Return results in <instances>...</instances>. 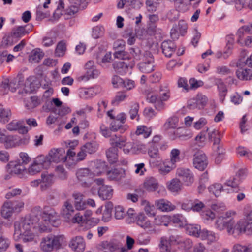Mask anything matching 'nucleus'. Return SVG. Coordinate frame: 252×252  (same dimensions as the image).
<instances>
[{
    "instance_id": "nucleus-18",
    "label": "nucleus",
    "mask_w": 252,
    "mask_h": 252,
    "mask_svg": "<svg viewBox=\"0 0 252 252\" xmlns=\"http://www.w3.org/2000/svg\"><path fill=\"white\" fill-rule=\"evenodd\" d=\"M6 128L9 131H18L20 134H26L28 130L27 127L23 126L17 120H13L6 125Z\"/></svg>"
},
{
    "instance_id": "nucleus-22",
    "label": "nucleus",
    "mask_w": 252,
    "mask_h": 252,
    "mask_svg": "<svg viewBox=\"0 0 252 252\" xmlns=\"http://www.w3.org/2000/svg\"><path fill=\"white\" fill-rule=\"evenodd\" d=\"M74 200V205L77 210H83L86 209L85 200L84 195L80 192H74L72 194Z\"/></svg>"
},
{
    "instance_id": "nucleus-38",
    "label": "nucleus",
    "mask_w": 252,
    "mask_h": 252,
    "mask_svg": "<svg viewBox=\"0 0 252 252\" xmlns=\"http://www.w3.org/2000/svg\"><path fill=\"white\" fill-rule=\"evenodd\" d=\"M249 27L247 25L243 26L240 27L236 33V35L238 37L237 43L239 44H242V40L244 38V35L246 33H250L249 31Z\"/></svg>"
},
{
    "instance_id": "nucleus-5",
    "label": "nucleus",
    "mask_w": 252,
    "mask_h": 252,
    "mask_svg": "<svg viewBox=\"0 0 252 252\" xmlns=\"http://www.w3.org/2000/svg\"><path fill=\"white\" fill-rule=\"evenodd\" d=\"M176 175L186 186H191L194 181V174L189 168H178L176 170Z\"/></svg>"
},
{
    "instance_id": "nucleus-32",
    "label": "nucleus",
    "mask_w": 252,
    "mask_h": 252,
    "mask_svg": "<svg viewBox=\"0 0 252 252\" xmlns=\"http://www.w3.org/2000/svg\"><path fill=\"white\" fill-rule=\"evenodd\" d=\"M182 183L180 180L174 178L171 181L168 188L171 192H177L182 189Z\"/></svg>"
},
{
    "instance_id": "nucleus-4",
    "label": "nucleus",
    "mask_w": 252,
    "mask_h": 252,
    "mask_svg": "<svg viewBox=\"0 0 252 252\" xmlns=\"http://www.w3.org/2000/svg\"><path fill=\"white\" fill-rule=\"evenodd\" d=\"M65 151L63 148H53L50 150L48 155L44 156L45 162H47L49 168L52 162L58 163L64 159Z\"/></svg>"
},
{
    "instance_id": "nucleus-12",
    "label": "nucleus",
    "mask_w": 252,
    "mask_h": 252,
    "mask_svg": "<svg viewBox=\"0 0 252 252\" xmlns=\"http://www.w3.org/2000/svg\"><path fill=\"white\" fill-rule=\"evenodd\" d=\"M33 26L32 24H27L23 26H18L12 30L11 35L15 38H21L29 34Z\"/></svg>"
},
{
    "instance_id": "nucleus-33",
    "label": "nucleus",
    "mask_w": 252,
    "mask_h": 252,
    "mask_svg": "<svg viewBox=\"0 0 252 252\" xmlns=\"http://www.w3.org/2000/svg\"><path fill=\"white\" fill-rule=\"evenodd\" d=\"M170 221L178 225L180 227H183L186 225V220L185 217L181 214H176L170 217Z\"/></svg>"
},
{
    "instance_id": "nucleus-29",
    "label": "nucleus",
    "mask_w": 252,
    "mask_h": 252,
    "mask_svg": "<svg viewBox=\"0 0 252 252\" xmlns=\"http://www.w3.org/2000/svg\"><path fill=\"white\" fill-rule=\"evenodd\" d=\"M11 117V110L6 108L3 105H0V121L3 123L8 122Z\"/></svg>"
},
{
    "instance_id": "nucleus-39",
    "label": "nucleus",
    "mask_w": 252,
    "mask_h": 252,
    "mask_svg": "<svg viewBox=\"0 0 252 252\" xmlns=\"http://www.w3.org/2000/svg\"><path fill=\"white\" fill-rule=\"evenodd\" d=\"M40 248L45 252H51L54 250L47 236L42 238L40 242Z\"/></svg>"
},
{
    "instance_id": "nucleus-31",
    "label": "nucleus",
    "mask_w": 252,
    "mask_h": 252,
    "mask_svg": "<svg viewBox=\"0 0 252 252\" xmlns=\"http://www.w3.org/2000/svg\"><path fill=\"white\" fill-rule=\"evenodd\" d=\"M118 149L111 147L106 151V156L110 164H113L118 160Z\"/></svg>"
},
{
    "instance_id": "nucleus-49",
    "label": "nucleus",
    "mask_w": 252,
    "mask_h": 252,
    "mask_svg": "<svg viewBox=\"0 0 252 252\" xmlns=\"http://www.w3.org/2000/svg\"><path fill=\"white\" fill-rule=\"evenodd\" d=\"M58 178L61 180H65L67 177V173L63 165H58L55 168Z\"/></svg>"
},
{
    "instance_id": "nucleus-8",
    "label": "nucleus",
    "mask_w": 252,
    "mask_h": 252,
    "mask_svg": "<svg viewBox=\"0 0 252 252\" xmlns=\"http://www.w3.org/2000/svg\"><path fill=\"white\" fill-rule=\"evenodd\" d=\"M188 25L185 21L181 20L178 25L175 24L170 31L171 38L175 40L179 38L180 35L184 36L187 32Z\"/></svg>"
},
{
    "instance_id": "nucleus-55",
    "label": "nucleus",
    "mask_w": 252,
    "mask_h": 252,
    "mask_svg": "<svg viewBox=\"0 0 252 252\" xmlns=\"http://www.w3.org/2000/svg\"><path fill=\"white\" fill-rule=\"evenodd\" d=\"M241 183L240 179L235 176L230 177L227 180L225 183V185L235 188L238 187V185Z\"/></svg>"
},
{
    "instance_id": "nucleus-19",
    "label": "nucleus",
    "mask_w": 252,
    "mask_h": 252,
    "mask_svg": "<svg viewBox=\"0 0 252 252\" xmlns=\"http://www.w3.org/2000/svg\"><path fill=\"white\" fill-rule=\"evenodd\" d=\"M157 208L162 212H169L175 209V206L170 201L163 199L157 200L155 201Z\"/></svg>"
},
{
    "instance_id": "nucleus-21",
    "label": "nucleus",
    "mask_w": 252,
    "mask_h": 252,
    "mask_svg": "<svg viewBox=\"0 0 252 252\" xmlns=\"http://www.w3.org/2000/svg\"><path fill=\"white\" fill-rule=\"evenodd\" d=\"M161 48L163 54L167 57H171L176 49V45L171 40H165L162 44Z\"/></svg>"
},
{
    "instance_id": "nucleus-41",
    "label": "nucleus",
    "mask_w": 252,
    "mask_h": 252,
    "mask_svg": "<svg viewBox=\"0 0 252 252\" xmlns=\"http://www.w3.org/2000/svg\"><path fill=\"white\" fill-rule=\"evenodd\" d=\"M42 184L46 187L51 186L54 182V175L52 174L42 173L41 176Z\"/></svg>"
},
{
    "instance_id": "nucleus-57",
    "label": "nucleus",
    "mask_w": 252,
    "mask_h": 252,
    "mask_svg": "<svg viewBox=\"0 0 252 252\" xmlns=\"http://www.w3.org/2000/svg\"><path fill=\"white\" fill-rule=\"evenodd\" d=\"M139 105L137 103H134L131 107L129 111L130 117L131 119L133 120L137 116L138 117V113L139 111Z\"/></svg>"
},
{
    "instance_id": "nucleus-50",
    "label": "nucleus",
    "mask_w": 252,
    "mask_h": 252,
    "mask_svg": "<svg viewBox=\"0 0 252 252\" xmlns=\"http://www.w3.org/2000/svg\"><path fill=\"white\" fill-rule=\"evenodd\" d=\"M102 247L108 249L110 252H114L119 249L118 245L112 242L103 241L101 243Z\"/></svg>"
},
{
    "instance_id": "nucleus-28",
    "label": "nucleus",
    "mask_w": 252,
    "mask_h": 252,
    "mask_svg": "<svg viewBox=\"0 0 252 252\" xmlns=\"http://www.w3.org/2000/svg\"><path fill=\"white\" fill-rule=\"evenodd\" d=\"M226 40L227 43L225 51L223 53V57L224 58H227L231 54L234 43V36L233 35H228L226 36Z\"/></svg>"
},
{
    "instance_id": "nucleus-47",
    "label": "nucleus",
    "mask_w": 252,
    "mask_h": 252,
    "mask_svg": "<svg viewBox=\"0 0 252 252\" xmlns=\"http://www.w3.org/2000/svg\"><path fill=\"white\" fill-rule=\"evenodd\" d=\"M127 96L125 93L123 92H119L117 93L114 98L112 100L111 103L113 105H118L120 102L124 101Z\"/></svg>"
},
{
    "instance_id": "nucleus-14",
    "label": "nucleus",
    "mask_w": 252,
    "mask_h": 252,
    "mask_svg": "<svg viewBox=\"0 0 252 252\" xmlns=\"http://www.w3.org/2000/svg\"><path fill=\"white\" fill-rule=\"evenodd\" d=\"M94 173L88 168H82L79 169L76 172V176L78 180L84 186H88V182Z\"/></svg>"
},
{
    "instance_id": "nucleus-53",
    "label": "nucleus",
    "mask_w": 252,
    "mask_h": 252,
    "mask_svg": "<svg viewBox=\"0 0 252 252\" xmlns=\"http://www.w3.org/2000/svg\"><path fill=\"white\" fill-rule=\"evenodd\" d=\"M145 5L148 12L153 13L157 10L158 3L154 0H146Z\"/></svg>"
},
{
    "instance_id": "nucleus-27",
    "label": "nucleus",
    "mask_w": 252,
    "mask_h": 252,
    "mask_svg": "<svg viewBox=\"0 0 252 252\" xmlns=\"http://www.w3.org/2000/svg\"><path fill=\"white\" fill-rule=\"evenodd\" d=\"M13 209H14L12 208V204L11 203V201L5 202L3 204L1 210V214L2 216L5 219L9 218L14 212Z\"/></svg>"
},
{
    "instance_id": "nucleus-46",
    "label": "nucleus",
    "mask_w": 252,
    "mask_h": 252,
    "mask_svg": "<svg viewBox=\"0 0 252 252\" xmlns=\"http://www.w3.org/2000/svg\"><path fill=\"white\" fill-rule=\"evenodd\" d=\"M180 151L177 149H173L171 150L170 153V164H172L173 166L175 165L176 162L180 161V158L179 155Z\"/></svg>"
},
{
    "instance_id": "nucleus-48",
    "label": "nucleus",
    "mask_w": 252,
    "mask_h": 252,
    "mask_svg": "<svg viewBox=\"0 0 252 252\" xmlns=\"http://www.w3.org/2000/svg\"><path fill=\"white\" fill-rule=\"evenodd\" d=\"M65 44L63 41L59 42L56 47L55 55L56 57L63 56L65 51Z\"/></svg>"
},
{
    "instance_id": "nucleus-59",
    "label": "nucleus",
    "mask_w": 252,
    "mask_h": 252,
    "mask_svg": "<svg viewBox=\"0 0 252 252\" xmlns=\"http://www.w3.org/2000/svg\"><path fill=\"white\" fill-rule=\"evenodd\" d=\"M33 232H27L26 233H21V234H16V235H17V236L19 235L21 236V239L24 242H29L32 241L34 239Z\"/></svg>"
},
{
    "instance_id": "nucleus-13",
    "label": "nucleus",
    "mask_w": 252,
    "mask_h": 252,
    "mask_svg": "<svg viewBox=\"0 0 252 252\" xmlns=\"http://www.w3.org/2000/svg\"><path fill=\"white\" fill-rule=\"evenodd\" d=\"M133 65L132 63H128L126 62L119 61L115 62L113 63V67L117 73L123 75L128 72L129 69H131Z\"/></svg>"
},
{
    "instance_id": "nucleus-17",
    "label": "nucleus",
    "mask_w": 252,
    "mask_h": 252,
    "mask_svg": "<svg viewBox=\"0 0 252 252\" xmlns=\"http://www.w3.org/2000/svg\"><path fill=\"white\" fill-rule=\"evenodd\" d=\"M99 197L103 200H109L113 196V189L111 186L102 185L97 191Z\"/></svg>"
},
{
    "instance_id": "nucleus-52",
    "label": "nucleus",
    "mask_w": 252,
    "mask_h": 252,
    "mask_svg": "<svg viewBox=\"0 0 252 252\" xmlns=\"http://www.w3.org/2000/svg\"><path fill=\"white\" fill-rule=\"evenodd\" d=\"M96 93L94 92V88L85 89L80 92V95L81 97H84L85 98L92 97Z\"/></svg>"
},
{
    "instance_id": "nucleus-25",
    "label": "nucleus",
    "mask_w": 252,
    "mask_h": 252,
    "mask_svg": "<svg viewBox=\"0 0 252 252\" xmlns=\"http://www.w3.org/2000/svg\"><path fill=\"white\" fill-rule=\"evenodd\" d=\"M144 186L147 191L153 192L158 189V184L155 178L150 177L146 178L144 183Z\"/></svg>"
},
{
    "instance_id": "nucleus-51",
    "label": "nucleus",
    "mask_w": 252,
    "mask_h": 252,
    "mask_svg": "<svg viewBox=\"0 0 252 252\" xmlns=\"http://www.w3.org/2000/svg\"><path fill=\"white\" fill-rule=\"evenodd\" d=\"M214 151L216 153L217 156L215 158V163L219 164L221 163L223 159V154L224 150L222 146H219V149H213Z\"/></svg>"
},
{
    "instance_id": "nucleus-43",
    "label": "nucleus",
    "mask_w": 252,
    "mask_h": 252,
    "mask_svg": "<svg viewBox=\"0 0 252 252\" xmlns=\"http://www.w3.org/2000/svg\"><path fill=\"white\" fill-rule=\"evenodd\" d=\"M14 166L13 172L15 174L23 175L24 173H27L25 165L20 164V160L15 161Z\"/></svg>"
},
{
    "instance_id": "nucleus-45",
    "label": "nucleus",
    "mask_w": 252,
    "mask_h": 252,
    "mask_svg": "<svg viewBox=\"0 0 252 252\" xmlns=\"http://www.w3.org/2000/svg\"><path fill=\"white\" fill-rule=\"evenodd\" d=\"M159 98L167 101L170 97L169 89L167 86H161L159 90Z\"/></svg>"
},
{
    "instance_id": "nucleus-24",
    "label": "nucleus",
    "mask_w": 252,
    "mask_h": 252,
    "mask_svg": "<svg viewBox=\"0 0 252 252\" xmlns=\"http://www.w3.org/2000/svg\"><path fill=\"white\" fill-rule=\"evenodd\" d=\"M214 82L215 84L217 86L220 99L223 101L227 93V87L220 78L215 79Z\"/></svg>"
},
{
    "instance_id": "nucleus-2",
    "label": "nucleus",
    "mask_w": 252,
    "mask_h": 252,
    "mask_svg": "<svg viewBox=\"0 0 252 252\" xmlns=\"http://www.w3.org/2000/svg\"><path fill=\"white\" fill-rule=\"evenodd\" d=\"M41 216L40 207H35L32 209L31 213L25 217L21 223H15L14 236L16 234H21L27 232L43 233L48 232V227L39 222Z\"/></svg>"
},
{
    "instance_id": "nucleus-1",
    "label": "nucleus",
    "mask_w": 252,
    "mask_h": 252,
    "mask_svg": "<svg viewBox=\"0 0 252 252\" xmlns=\"http://www.w3.org/2000/svg\"><path fill=\"white\" fill-rule=\"evenodd\" d=\"M215 227L220 231L226 229L228 235L237 238L242 233L247 235L252 234V223L247 224L244 220H240L236 223L233 218L229 217L228 213L225 216L218 218L215 222Z\"/></svg>"
},
{
    "instance_id": "nucleus-9",
    "label": "nucleus",
    "mask_w": 252,
    "mask_h": 252,
    "mask_svg": "<svg viewBox=\"0 0 252 252\" xmlns=\"http://www.w3.org/2000/svg\"><path fill=\"white\" fill-rule=\"evenodd\" d=\"M145 56L148 58L138 64V68L143 73H149L154 70V58L149 52H146Z\"/></svg>"
},
{
    "instance_id": "nucleus-10",
    "label": "nucleus",
    "mask_w": 252,
    "mask_h": 252,
    "mask_svg": "<svg viewBox=\"0 0 252 252\" xmlns=\"http://www.w3.org/2000/svg\"><path fill=\"white\" fill-rule=\"evenodd\" d=\"M193 163L195 168L200 171L204 170L208 164L205 154L202 151L195 153L194 155Z\"/></svg>"
},
{
    "instance_id": "nucleus-64",
    "label": "nucleus",
    "mask_w": 252,
    "mask_h": 252,
    "mask_svg": "<svg viewBox=\"0 0 252 252\" xmlns=\"http://www.w3.org/2000/svg\"><path fill=\"white\" fill-rule=\"evenodd\" d=\"M43 57V55L41 52L35 51L33 52L30 56V60L34 63H38Z\"/></svg>"
},
{
    "instance_id": "nucleus-62",
    "label": "nucleus",
    "mask_w": 252,
    "mask_h": 252,
    "mask_svg": "<svg viewBox=\"0 0 252 252\" xmlns=\"http://www.w3.org/2000/svg\"><path fill=\"white\" fill-rule=\"evenodd\" d=\"M114 56L115 58L122 60H126L129 58L128 54L125 51L124 49L115 50L114 53Z\"/></svg>"
},
{
    "instance_id": "nucleus-37",
    "label": "nucleus",
    "mask_w": 252,
    "mask_h": 252,
    "mask_svg": "<svg viewBox=\"0 0 252 252\" xmlns=\"http://www.w3.org/2000/svg\"><path fill=\"white\" fill-rule=\"evenodd\" d=\"M152 130L145 126H139L137 127L135 133L137 135H142L143 137L146 138L151 134Z\"/></svg>"
},
{
    "instance_id": "nucleus-30",
    "label": "nucleus",
    "mask_w": 252,
    "mask_h": 252,
    "mask_svg": "<svg viewBox=\"0 0 252 252\" xmlns=\"http://www.w3.org/2000/svg\"><path fill=\"white\" fill-rule=\"evenodd\" d=\"M208 190L210 193H213L216 197H218L225 189L221 184L215 183L208 187Z\"/></svg>"
},
{
    "instance_id": "nucleus-3",
    "label": "nucleus",
    "mask_w": 252,
    "mask_h": 252,
    "mask_svg": "<svg viewBox=\"0 0 252 252\" xmlns=\"http://www.w3.org/2000/svg\"><path fill=\"white\" fill-rule=\"evenodd\" d=\"M186 225L187 232L190 235L202 240L207 239L210 242H215L218 239V235L212 231L201 229V227L196 224H188Z\"/></svg>"
},
{
    "instance_id": "nucleus-61",
    "label": "nucleus",
    "mask_w": 252,
    "mask_h": 252,
    "mask_svg": "<svg viewBox=\"0 0 252 252\" xmlns=\"http://www.w3.org/2000/svg\"><path fill=\"white\" fill-rule=\"evenodd\" d=\"M100 74V71L96 68V66L94 68H92V69L89 70V71H86V75L88 79H94L97 78Z\"/></svg>"
},
{
    "instance_id": "nucleus-56",
    "label": "nucleus",
    "mask_w": 252,
    "mask_h": 252,
    "mask_svg": "<svg viewBox=\"0 0 252 252\" xmlns=\"http://www.w3.org/2000/svg\"><path fill=\"white\" fill-rule=\"evenodd\" d=\"M104 31V27L101 26H97L93 28L92 36L94 38L97 39L101 36Z\"/></svg>"
},
{
    "instance_id": "nucleus-36",
    "label": "nucleus",
    "mask_w": 252,
    "mask_h": 252,
    "mask_svg": "<svg viewBox=\"0 0 252 252\" xmlns=\"http://www.w3.org/2000/svg\"><path fill=\"white\" fill-rule=\"evenodd\" d=\"M150 221L147 217L143 214H140L136 217V222L138 225L142 228L147 227Z\"/></svg>"
},
{
    "instance_id": "nucleus-42",
    "label": "nucleus",
    "mask_w": 252,
    "mask_h": 252,
    "mask_svg": "<svg viewBox=\"0 0 252 252\" xmlns=\"http://www.w3.org/2000/svg\"><path fill=\"white\" fill-rule=\"evenodd\" d=\"M107 166L105 162L99 161L96 165L95 169L94 171V174L100 175L101 174L107 172Z\"/></svg>"
},
{
    "instance_id": "nucleus-40",
    "label": "nucleus",
    "mask_w": 252,
    "mask_h": 252,
    "mask_svg": "<svg viewBox=\"0 0 252 252\" xmlns=\"http://www.w3.org/2000/svg\"><path fill=\"white\" fill-rule=\"evenodd\" d=\"M126 138L125 137H120L115 135V138L111 139V144L112 147L122 148L125 145Z\"/></svg>"
},
{
    "instance_id": "nucleus-7",
    "label": "nucleus",
    "mask_w": 252,
    "mask_h": 252,
    "mask_svg": "<svg viewBox=\"0 0 252 252\" xmlns=\"http://www.w3.org/2000/svg\"><path fill=\"white\" fill-rule=\"evenodd\" d=\"M41 215L45 223L48 222L54 227H57L58 225L59 216L54 209L49 207H45L43 212L41 213Z\"/></svg>"
},
{
    "instance_id": "nucleus-15",
    "label": "nucleus",
    "mask_w": 252,
    "mask_h": 252,
    "mask_svg": "<svg viewBox=\"0 0 252 252\" xmlns=\"http://www.w3.org/2000/svg\"><path fill=\"white\" fill-rule=\"evenodd\" d=\"M47 238L52 246L54 250L60 249L63 244L65 242V237L63 235H54L50 234L47 236Z\"/></svg>"
},
{
    "instance_id": "nucleus-63",
    "label": "nucleus",
    "mask_w": 252,
    "mask_h": 252,
    "mask_svg": "<svg viewBox=\"0 0 252 252\" xmlns=\"http://www.w3.org/2000/svg\"><path fill=\"white\" fill-rule=\"evenodd\" d=\"M126 214L122 206H117L115 208V218L117 220H120L125 217Z\"/></svg>"
},
{
    "instance_id": "nucleus-26",
    "label": "nucleus",
    "mask_w": 252,
    "mask_h": 252,
    "mask_svg": "<svg viewBox=\"0 0 252 252\" xmlns=\"http://www.w3.org/2000/svg\"><path fill=\"white\" fill-rule=\"evenodd\" d=\"M108 178L110 180L118 181L125 176V171L122 169H114L107 172Z\"/></svg>"
},
{
    "instance_id": "nucleus-35",
    "label": "nucleus",
    "mask_w": 252,
    "mask_h": 252,
    "mask_svg": "<svg viewBox=\"0 0 252 252\" xmlns=\"http://www.w3.org/2000/svg\"><path fill=\"white\" fill-rule=\"evenodd\" d=\"M170 244L169 239L166 237H161L159 244L160 252H170Z\"/></svg>"
},
{
    "instance_id": "nucleus-34",
    "label": "nucleus",
    "mask_w": 252,
    "mask_h": 252,
    "mask_svg": "<svg viewBox=\"0 0 252 252\" xmlns=\"http://www.w3.org/2000/svg\"><path fill=\"white\" fill-rule=\"evenodd\" d=\"M179 119L176 116L171 117L168 118L164 125V128L165 130L176 128L178 126Z\"/></svg>"
},
{
    "instance_id": "nucleus-20",
    "label": "nucleus",
    "mask_w": 252,
    "mask_h": 252,
    "mask_svg": "<svg viewBox=\"0 0 252 252\" xmlns=\"http://www.w3.org/2000/svg\"><path fill=\"white\" fill-rule=\"evenodd\" d=\"M148 154L151 158L150 163L153 164V166L159 165L161 159L159 156L158 148L155 146H151L148 151Z\"/></svg>"
},
{
    "instance_id": "nucleus-58",
    "label": "nucleus",
    "mask_w": 252,
    "mask_h": 252,
    "mask_svg": "<svg viewBox=\"0 0 252 252\" xmlns=\"http://www.w3.org/2000/svg\"><path fill=\"white\" fill-rule=\"evenodd\" d=\"M197 100L198 109H201L206 105L207 102V98L202 94H198L196 97Z\"/></svg>"
},
{
    "instance_id": "nucleus-54",
    "label": "nucleus",
    "mask_w": 252,
    "mask_h": 252,
    "mask_svg": "<svg viewBox=\"0 0 252 252\" xmlns=\"http://www.w3.org/2000/svg\"><path fill=\"white\" fill-rule=\"evenodd\" d=\"M241 183L240 179L235 176L230 177L227 180L225 183V185L235 188L238 187V185Z\"/></svg>"
},
{
    "instance_id": "nucleus-23",
    "label": "nucleus",
    "mask_w": 252,
    "mask_h": 252,
    "mask_svg": "<svg viewBox=\"0 0 252 252\" xmlns=\"http://www.w3.org/2000/svg\"><path fill=\"white\" fill-rule=\"evenodd\" d=\"M208 139L211 141H213V149H219L220 144V138L219 132L216 129H213L209 131L207 134Z\"/></svg>"
},
{
    "instance_id": "nucleus-11",
    "label": "nucleus",
    "mask_w": 252,
    "mask_h": 252,
    "mask_svg": "<svg viewBox=\"0 0 252 252\" xmlns=\"http://www.w3.org/2000/svg\"><path fill=\"white\" fill-rule=\"evenodd\" d=\"M69 246L75 252H83L85 249L86 244L82 236H77L70 240Z\"/></svg>"
},
{
    "instance_id": "nucleus-60",
    "label": "nucleus",
    "mask_w": 252,
    "mask_h": 252,
    "mask_svg": "<svg viewBox=\"0 0 252 252\" xmlns=\"http://www.w3.org/2000/svg\"><path fill=\"white\" fill-rule=\"evenodd\" d=\"M10 241L3 237H0V252H4L9 247Z\"/></svg>"
},
{
    "instance_id": "nucleus-44",
    "label": "nucleus",
    "mask_w": 252,
    "mask_h": 252,
    "mask_svg": "<svg viewBox=\"0 0 252 252\" xmlns=\"http://www.w3.org/2000/svg\"><path fill=\"white\" fill-rule=\"evenodd\" d=\"M82 147L85 150L86 153L92 154L97 150L98 145L95 142H88Z\"/></svg>"
},
{
    "instance_id": "nucleus-6",
    "label": "nucleus",
    "mask_w": 252,
    "mask_h": 252,
    "mask_svg": "<svg viewBox=\"0 0 252 252\" xmlns=\"http://www.w3.org/2000/svg\"><path fill=\"white\" fill-rule=\"evenodd\" d=\"M42 168L47 169L48 164L45 162L44 155L37 156L33 163L29 166L27 172L31 175H34L39 173Z\"/></svg>"
},
{
    "instance_id": "nucleus-16",
    "label": "nucleus",
    "mask_w": 252,
    "mask_h": 252,
    "mask_svg": "<svg viewBox=\"0 0 252 252\" xmlns=\"http://www.w3.org/2000/svg\"><path fill=\"white\" fill-rule=\"evenodd\" d=\"M74 212V207L71 202L69 200L65 201L62 206L61 211L62 216L68 221L73 217Z\"/></svg>"
}]
</instances>
